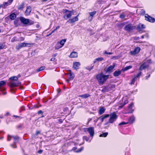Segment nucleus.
Returning a JSON list of instances; mask_svg holds the SVG:
<instances>
[{"mask_svg": "<svg viewBox=\"0 0 155 155\" xmlns=\"http://www.w3.org/2000/svg\"><path fill=\"white\" fill-rule=\"evenodd\" d=\"M109 77V75H104L101 72L97 75L96 78L100 84H103L108 78Z\"/></svg>", "mask_w": 155, "mask_h": 155, "instance_id": "1", "label": "nucleus"}, {"mask_svg": "<svg viewBox=\"0 0 155 155\" xmlns=\"http://www.w3.org/2000/svg\"><path fill=\"white\" fill-rule=\"evenodd\" d=\"M109 116H110V118L109 120V122L112 124L116 120L117 117V116L115 112L109 114Z\"/></svg>", "mask_w": 155, "mask_h": 155, "instance_id": "2", "label": "nucleus"}, {"mask_svg": "<svg viewBox=\"0 0 155 155\" xmlns=\"http://www.w3.org/2000/svg\"><path fill=\"white\" fill-rule=\"evenodd\" d=\"M63 12L65 14L64 18L66 20L70 18L72 15V12L67 9H64Z\"/></svg>", "mask_w": 155, "mask_h": 155, "instance_id": "3", "label": "nucleus"}, {"mask_svg": "<svg viewBox=\"0 0 155 155\" xmlns=\"http://www.w3.org/2000/svg\"><path fill=\"white\" fill-rule=\"evenodd\" d=\"M12 137L14 140L13 143L11 144L10 146L13 148H16L17 147L16 144L19 142V137L18 136H13Z\"/></svg>", "mask_w": 155, "mask_h": 155, "instance_id": "4", "label": "nucleus"}, {"mask_svg": "<svg viewBox=\"0 0 155 155\" xmlns=\"http://www.w3.org/2000/svg\"><path fill=\"white\" fill-rule=\"evenodd\" d=\"M20 20L21 22L23 24L26 25L29 24V25H31L34 23L33 21L30 23V20L28 19H26L23 17H21Z\"/></svg>", "mask_w": 155, "mask_h": 155, "instance_id": "5", "label": "nucleus"}, {"mask_svg": "<svg viewBox=\"0 0 155 155\" xmlns=\"http://www.w3.org/2000/svg\"><path fill=\"white\" fill-rule=\"evenodd\" d=\"M115 65L116 64L113 63L112 65H110L107 68H105L104 69V71L108 73H111L113 71V70L114 68Z\"/></svg>", "mask_w": 155, "mask_h": 155, "instance_id": "6", "label": "nucleus"}, {"mask_svg": "<svg viewBox=\"0 0 155 155\" xmlns=\"http://www.w3.org/2000/svg\"><path fill=\"white\" fill-rule=\"evenodd\" d=\"M142 73L141 72H139L136 75H134V77L133 78V79L132 80L131 82L130 83V84L131 85L134 84V82L135 81H137L138 78H139L140 76L141 75Z\"/></svg>", "mask_w": 155, "mask_h": 155, "instance_id": "7", "label": "nucleus"}, {"mask_svg": "<svg viewBox=\"0 0 155 155\" xmlns=\"http://www.w3.org/2000/svg\"><path fill=\"white\" fill-rule=\"evenodd\" d=\"M86 130L88 132L90 135L91 137H93L94 134V127H91L89 128H85Z\"/></svg>", "mask_w": 155, "mask_h": 155, "instance_id": "8", "label": "nucleus"}, {"mask_svg": "<svg viewBox=\"0 0 155 155\" xmlns=\"http://www.w3.org/2000/svg\"><path fill=\"white\" fill-rule=\"evenodd\" d=\"M20 84V82L19 81H18L17 82H15L13 81L11 82L10 84V86L11 88V91L13 89V87L18 86ZM11 92L12 93H14V92H12V91H11Z\"/></svg>", "mask_w": 155, "mask_h": 155, "instance_id": "9", "label": "nucleus"}, {"mask_svg": "<svg viewBox=\"0 0 155 155\" xmlns=\"http://www.w3.org/2000/svg\"><path fill=\"white\" fill-rule=\"evenodd\" d=\"M148 63V61L144 62L140 67L139 70H142L147 68L149 66Z\"/></svg>", "mask_w": 155, "mask_h": 155, "instance_id": "10", "label": "nucleus"}, {"mask_svg": "<svg viewBox=\"0 0 155 155\" xmlns=\"http://www.w3.org/2000/svg\"><path fill=\"white\" fill-rule=\"evenodd\" d=\"M134 28V27L131 24L126 25L124 28V30L128 31L133 30Z\"/></svg>", "mask_w": 155, "mask_h": 155, "instance_id": "11", "label": "nucleus"}, {"mask_svg": "<svg viewBox=\"0 0 155 155\" xmlns=\"http://www.w3.org/2000/svg\"><path fill=\"white\" fill-rule=\"evenodd\" d=\"M109 117V114H104L97 118V120H100L101 123L103 122L104 120Z\"/></svg>", "mask_w": 155, "mask_h": 155, "instance_id": "12", "label": "nucleus"}, {"mask_svg": "<svg viewBox=\"0 0 155 155\" xmlns=\"http://www.w3.org/2000/svg\"><path fill=\"white\" fill-rule=\"evenodd\" d=\"M29 44L28 43L23 42L17 46L16 47V48L17 50H19L23 47L27 46V45Z\"/></svg>", "mask_w": 155, "mask_h": 155, "instance_id": "13", "label": "nucleus"}, {"mask_svg": "<svg viewBox=\"0 0 155 155\" xmlns=\"http://www.w3.org/2000/svg\"><path fill=\"white\" fill-rule=\"evenodd\" d=\"M13 0H8L7 2H4L2 4V8H5L6 7L10 5L13 2Z\"/></svg>", "mask_w": 155, "mask_h": 155, "instance_id": "14", "label": "nucleus"}, {"mask_svg": "<svg viewBox=\"0 0 155 155\" xmlns=\"http://www.w3.org/2000/svg\"><path fill=\"white\" fill-rule=\"evenodd\" d=\"M145 19L149 22H154L155 21V19L154 18H153L149 15L145 16Z\"/></svg>", "mask_w": 155, "mask_h": 155, "instance_id": "15", "label": "nucleus"}, {"mask_svg": "<svg viewBox=\"0 0 155 155\" xmlns=\"http://www.w3.org/2000/svg\"><path fill=\"white\" fill-rule=\"evenodd\" d=\"M6 82L4 81H0V91H2L5 90V88L3 86L5 85Z\"/></svg>", "mask_w": 155, "mask_h": 155, "instance_id": "16", "label": "nucleus"}, {"mask_svg": "<svg viewBox=\"0 0 155 155\" xmlns=\"http://www.w3.org/2000/svg\"><path fill=\"white\" fill-rule=\"evenodd\" d=\"M140 50V48L139 47H137L132 51H130V53L131 54L134 55L138 53Z\"/></svg>", "mask_w": 155, "mask_h": 155, "instance_id": "17", "label": "nucleus"}, {"mask_svg": "<svg viewBox=\"0 0 155 155\" xmlns=\"http://www.w3.org/2000/svg\"><path fill=\"white\" fill-rule=\"evenodd\" d=\"M78 20V18L77 16L71 19H69L67 22L70 23H73Z\"/></svg>", "mask_w": 155, "mask_h": 155, "instance_id": "18", "label": "nucleus"}, {"mask_svg": "<svg viewBox=\"0 0 155 155\" xmlns=\"http://www.w3.org/2000/svg\"><path fill=\"white\" fill-rule=\"evenodd\" d=\"M69 75L68 78L70 80H72L74 77V73L72 72L71 71H70V72L67 74Z\"/></svg>", "mask_w": 155, "mask_h": 155, "instance_id": "19", "label": "nucleus"}, {"mask_svg": "<svg viewBox=\"0 0 155 155\" xmlns=\"http://www.w3.org/2000/svg\"><path fill=\"white\" fill-rule=\"evenodd\" d=\"M145 28V25L143 24H139L137 27V29L139 31H140L142 30L143 29Z\"/></svg>", "mask_w": 155, "mask_h": 155, "instance_id": "20", "label": "nucleus"}, {"mask_svg": "<svg viewBox=\"0 0 155 155\" xmlns=\"http://www.w3.org/2000/svg\"><path fill=\"white\" fill-rule=\"evenodd\" d=\"M31 11V7L30 6H27L26 8V10L25 12L26 15H29Z\"/></svg>", "mask_w": 155, "mask_h": 155, "instance_id": "21", "label": "nucleus"}, {"mask_svg": "<svg viewBox=\"0 0 155 155\" xmlns=\"http://www.w3.org/2000/svg\"><path fill=\"white\" fill-rule=\"evenodd\" d=\"M81 64L80 62H75L73 63V68L75 69H77L79 68Z\"/></svg>", "mask_w": 155, "mask_h": 155, "instance_id": "22", "label": "nucleus"}, {"mask_svg": "<svg viewBox=\"0 0 155 155\" xmlns=\"http://www.w3.org/2000/svg\"><path fill=\"white\" fill-rule=\"evenodd\" d=\"M77 57L78 53L75 52H71L70 55V57L71 58H76Z\"/></svg>", "mask_w": 155, "mask_h": 155, "instance_id": "23", "label": "nucleus"}, {"mask_svg": "<svg viewBox=\"0 0 155 155\" xmlns=\"http://www.w3.org/2000/svg\"><path fill=\"white\" fill-rule=\"evenodd\" d=\"M91 96V95L90 94H86L83 95H79V97L84 98H86L89 97H90Z\"/></svg>", "mask_w": 155, "mask_h": 155, "instance_id": "24", "label": "nucleus"}, {"mask_svg": "<svg viewBox=\"0 0 155 155\" xmlns=\"http://www.w3.org/2000/svg\"><path fill=\"white\" fill-rule=\"evenodd\" d=\"M121 73V71L120 70L116 71L114 72V75L115 77H117L120 75Z\"/></svg>", "mask_w": 155, "mask_h": 155, "instance_id": "25", "label": "nucleus"}, {"mask_svg": "<svg viewBox=\"0 0 155 155\" xmlns=\"http://www.w3.org/2000/svg\"><path fill=\"white\" fill-rule=\"evenodd\" d=\"M110 90L108 87H106V86H104L102 87V89L101 90V91L102 92H106Z\"/></svg>", "mask_w": 155, "mask_h": 155, "instance_id": "26", "label": "nucleus"}, {"mask_svg": "<svg viewBox=\"0 0 155 155\" xmlns=\"http://www.w3.org/2000/svg\"><path fill=\"white\" fill-rule=\"evenodd\" d=\"M62 47V46L59 43V42L57 43L55 46V49H58Z\"/></svg>", "mask_w": 155, "mask_h": 155, "instance_id": "27", "label": "nucleus"}, {"mask_svg": "<svg viewBox=\"0 0 155 155\" xmlns=\"http://www.w3.org/2000/svg\"><path fill=\"white\" fill-rule=\"evenodd\" d=\"M16 14L14 13L11 14L9 16L10 18L12 20H14L16 18Z\"/></svg>", "mask_w": 155, "mask_h": 155, "instance_id": "28", "label": "nucleus"}, {"mask_svg": "<svg viewBox=\"0 0 155 155\" xmlns=\"http://www.w3.org/2000/svg\"><path fill=\"white\" fill-rule=\"evenodd\" d=\"M105 111V109L103 107H102L99 109L98 113L100 115H101L104 113Z\"/></svg>", "mask_w": 155, "mask_h": 155, "instance_id": "29", "label": "nucleus"}, {"mask_svg": "<svg viewBox=\"0 0 155 155\" xmlns=\"http://www.w3.org/2000/svg\"><path fill=\"white\" fill-rule=\"evenodd\" d=\"M133 105L134 104L133 103H131L128 106V110H131V111L129 112L130 113H132L134 111V110H132V108Z\"/></svg>", "mask_w": 155, "mask_h": 155, "instance_id": "30", "label": "nucleus"}, {"mask_svg": "<svg viewBox=\"0 0 155 155\" xmlns=\"http://www.w3.org/2000/svg\"><path fill=\"white\" fill-rule=\"evenodd\" d=\"M103 60H104V58L102 57L97 58L95 59V60L94 61L93 63L95 64L97 61H103Z\"/></svg>", "mask_w": 155, "mask_h": 155, "instance_id": "31", "label": "nucleus"}, {"mask_svg": "<svg viewBox=\"0 0 155 155\" xmlns=\"http://www.w3.org/2000/svg\"><path fill=\"white\" fill-rule=\"evenodd\" d=\"M24 5V3H22L21 4L18 6V8L19 10H21L23 9Z\"/></svg>", "mask_w": 155, "mask_h": 155, "instance_id": "32", "label": "nucleus"}, {"mask_svg": "<svg viewBox=\"0 0 155 155\" xmlns=\"http://www.w3.org/2000/svg\"><path fill=\"white\" fill-rule=\"evenodd\" d=\"M66 41V39H62L60 41V42H59V43L63 47Z\"/></svg>", "mask_w": 155, "mask_h": 155, "instance_id": "33", "label": "nucleus"}, {"mask_svg": "<svg viewBox=\"0 0 155 155\" xmlns=\"http://www.w3.org/2000/svg\"><path fill=\"white\" fill-rule=\"evenodd\" d=\"M135 120V117L134 116L130 117L129 119V121L130 122H133Z\"/></svg>", "mask_w": 155, "mask_h": 155, "instance_id": "34", "label": "nucleus"}, {"mask_svg": "<svg viewBox=\"0 0 155 155\" xmlns=\"http://www.w3.org/2000/svg\"><path fill=\"white\" fill-rule=\"evenodd\" d=\"M9 79L12 81H17L18 78L17 77L13 76L10 77Z\"/></svg>", "mask_w": 155, "mask_h": 155, "instance_id": "35", "label": "nucleus"}, {"mask_svg": "<svg viewBox=\"0 0 155 155\" xmlns=\"http://www.w3.org/2000/svg\"><path fill=\"white\" fill-rule=\"evenodd\" d=\"M108 134V133L107 132L103 133L102 134H101L100 135L99 137H105L107 136Z\"/></svg>", "mask_w": 155, "mask_h": 155, "instance_id": "36", "label": "nucleus"}, {"mask_svg": "<svg viewBox=\"0 0 155 155\" xmlns=\"http://www.w3.org/2000/svg\"><path fill=\"white\" fill-rule=\"evenodd\" d=\"M96 13V11H94L93 12H90L89 13V15H90V16L91 17V19H92V17H93V16Z\"/></svg>", "mask_w": 155, "mask_h": 155, "instance_id": "37", "label": "nucleus"}, {"mask_svg": "<svg viewBox=\"0 0 155 155\" xmlns=\"http://www.w3.org/2000/svg\"><path fill=\"white\" fill-rule=\"evenodd\" d=\"M45 68V67L44 66H43L40 67L37 70V72H39L44 70Z\"/></svg>", "mask_w": 155, "mask_h": 155, "instance_id": "38", "label": "nucleus"}, {"mask_svg": "<svg viewBox=\"0 0 155 155\" xmlns=\"http://www.w3.org/2000/svg\"><path fill=\"white\" fill-rule=\"evenodd\" d=\"M132 68V66L131 65L127 66L123 69V70L124 71H126L127 70H128L129 69L131 68Z\"/></svg>", "mask_w": 155, "mask_h": 155, "instance_id": "39", "label": "nucleus"}, {"mask_svg": "<svg viewBox=\"0 0 155 155\" xmlns=\"http://www.w3.org/2000/svg\"><path fill=\"white\" fill-rule=\"evenodd\" d=\"M94 65H92L91 67H90L89 66H87L86 68V69L88 70H89V71H91V70H92L94 67Z\"/></svg>", "mask_w": 155, "mask_h": 155, "instance_id": "40", "label": "nucleus"}, {"mask_svg": "<svg viewBox=\"0 0 155 155\" xmlns=\"http://www.w3.org/2000/svg\"><path fill=\"white\" fill-rule=\"evenodd\" d=\"M5 46L4 44L0 43V49L5 48Z\"/></svg>", "mask_w": 155, "mask_h": 155, "instance_id": "41", "label": "nucleus"}, {"mask_svg": "<svg viewBox=\"0 0 155 155\" xmlns=\"http://www.w3.org/2000/svg\"><path fill=\"white\" fill-rule=\"evenodd\" d=\"M17 41V39L16 37H15L12 38L11 40V42H14L15 41Z\"/></svg>", "mask_w": 155, "mask_h": 155, "instance_id": "42", "label": "nucleus"}, {"mask_svg": "<svg viewBox=\"0 0 155 155\" xmlns=\"http://www.w3.org/2000/svg\"><path fill=\"white\" fill-rule=\"evenodd\" d=\"M12 136L8 135V136L7 140L10 141L11 140L12 138Z\"/></svg>", "mask_w": 155, "mask_h": 155, "instance_id": "43", "label": "nucleus"}, {"mask_svg": "<svg viewBox=\"0 0 155 155\" xmlns=\"http://www.w3.org/2000/svg\"><path fill=\"white\" fill-rule=\"evenodd\" d=\"M124 25V23H120L119 24V26L121 28L123 27Z\"/></svg>", "mask_w": 155, "mask_h": 155, "instance_id": "44", "label": "nucleus"}, {"mask_svg": "<svg viewBox=\"0 0 155 155\" xmlns=\"http://www.w3.org/2000/svg\"><path fill=\"white\" fill-rule=\"evenodd\" d=\"M125 17V15L124 14H121L120 16V18L121 19H123Z\"/></svg>", "mask_w": 155, "mask_h": 155, "instance_id": "45", "label": "nucleus"}, {"mask_svg": "<svg viewBox=\"0 0 155 155\" xmlns=\"http://www.w3.org/2000/svg\"><path fill=\"white\" fill-rule=\"evenodd\" d=\"M25 110V107L24 106H22L20 108V112L22 110Z\"/></svg>", "mask_w": 155, "mask_h": 155, "instance_id": "46", "label": "nucleus"}, {"mask_svg": "<svg viewBox=\"0 0 155 155\" xmlns=\"http://www.w3.org/2000/svg\"><path fill=\"white\" fill-rule=\"evenodd\" d=\"M68 110V107H66L65 108H64L63 109V111L64 112H66Z\"/></svg>", "mask_w": 155, "mask_h": 155, "instance_id": "47", "label": "nucleus"}, {"mask_svg": "<svg viewBox=\"0 0 155 155\" xmlns=\"http://www.w3.org/2000/svg\"><path fill=\"white\" fill-rule=\"evenodd\" d=\"M104 54H112V53L111 52H108L106 51H105Z\"/></svg>", "mask_w": 155, "mask_h": 155, "instance_id": "48", "label": "nucleus"}, {"mask_svg": "<svg viewBox=\"0 0 155 155\" xmlns=\"http://www.w3.org/2000/svg\"><path fill=\"white\" fill-rule=\"evenodd\" d=\"M83 148H81L79 149L77 151H76L77 152H80L81 150H83Z\"/></svg>", "mask_w": 155, "mask_h": 155, "instance_id": "49", "label": "nucleus"}, {"mask_svg": "<svg viewBox=\"0 0 155 155\" xmlns=\"http://www.w3.org/2000/svg\"><path fill=\"white\" fill-rule=\"evenodd\" d=\"M128 103V101H124V105L121 106H120V108H122L123 106L124 105H125V104H127V103Z\"/></svg>", "mask_w": 155, "mask_h": 155, "instance_id": "50", "label": "nucleus"}, {"mask_svg": "<svg viewBox=\"0 0 155 155\" xmlns=\"http://www.w3.org/2000/svg\"><path fill=\"white\" fill-rule=\"evenodd\" d=\"M83 138L84 139H85L86 141H88L89 139V138L86 136L84 137Z\"/></svg>", "mask_w": 155, "mask_h": 155, "instance_id": "51", "label": "nucleus"}, {"mask_svg": "<svg viewBox=\"0 0 155 155\" xmlns=\"http://www.w3.org/2000/svg\"><path fill=\"white\" fill-rule=\"evenodd\" d=\"M127 123H125L124 122H122L120 123L119 124V125H124L126 124Z\"/></svg>", "mask_w": 155, "mask_h": 155, "instance_id": "52", "label": "nucleus"}, {"mask_svg": "<svg viewBox=\"0 0 155 155\" xmlns=\"http://www.w3.org/2000/svg\"><path fill=\"white\" fill-rule=\"evenodd\" d=\"M43 152V150H39L38 151V153L40 154H41Z\"/></svg>", "mask_w": 155, "mask_h": 155, "instance_id": "53", "label": "nucleus"}, {"mask_svg": "<svg viewBox=\"0 0 155 155\" xmlns=\"http://www.w3.org/2000/svg\"><path fill=\"white\" fill-rule=\"evenodd\" d=\"M40 132L39 131H37L35 133V135H38L40 133Z\"/></svg>", "mask_w": 155, "mask_h": 155, "instance_id": "54", "label": "nucleus"}, {"mask_svg": "<svg viewBox=\"0 0 155 155\" xmlns=\"http://www.w3.org/2000/svg\"><path fill=\"white\" fill-rule=\"evenodd\" d=\"M115 86L114 85H110L108 86V87H114Z\"/></svg>", "mask_w": 155, "mask_h": 155, "instance_id": "55", "label": "nucleus"}, {"mask_svg": "<svg viewBox=\"0 0 155 155\" xmlns=\"http://www.w3.org/2000/svg\"><path fill=\"white\" fill-rule=\"evenodd\" d=\"M58 121L60 123H62L63 122V121H62V119H60L58 120Z\"/></svg>", "mask_w": 155, "mask_h": 155, "instance_id": "56", "label": "nucleus"}, {"mask_svg": "<svg viewBox=\"0 0 155 155\" xmlns=\"http://www.w3.org/2000/svg\"><path fill=\"white\" fill-rule=\"evenodd\" d=\"M57 53L55 54L52 55V57H53V58H54L56 56H57Z\"/></svg>", "mask_w": 155, "mask_h": 155, "instance_id": "57", "label": "nucleus"}, {"mask_svg": "<svg viewBox=\"0 0 155 155\" xmlns=\"http://www.w3.org/2000/svg\"><path fill=\"white\" fill-rule=\"evenodd\" d=\"M38 114H42L43 113V112L42 111V110H40L38 112Z\"/></svg>", "mask_w": 155, "mask_h": 155, "instance_id": "58", "label": "nucleus"}, {"mask_svg": "<svg viewBox=\"0 0 155 155\" xmlns=\"http://www.w3.org/2000/svg\"><path fill=\"white\" fill-rule=\"evenodd\" d=\"M148 74V76H146V79H147L148 78H149L150 77V74Z\"/></svg>", "mask_w": 155, "mask_h": 155, "instance_id": "59", "label": "nucleus"}, {"mask_svg": "<svg viewBox=\"0 0 155 155\" xmlns=\"http://www.w3.org/2000/svg\"><path fill=\"white\" fill-rule=\"evenodd\" d=\"M55 59V58H51V60H50V61H54V60Z\"/></svg>", "mask_w": 155, "mask_h": 155, "instance_id": "60", "label": "nucleus"}, {"mask_svg": "<svg viewBox=\"0 0 155 155\" xmlns=\"http://www.w3.org/2000/svg\"><path fill=\"white\" fill-rule=\"evenodd\" d=\"M60 26H57V27H56V28H55V30H56L57 29H59V28H60Z\"/></svg>", "mask_w": 155, "mask_h": 155, "instance_id": "61", "label": "nucleus"}, {"mask_svg": "<svg viewBox=\"0 0 155 155\" xmlns=\"http://www.w3.org/2000/svg\"><path fill=\"white\" fill-rule=\"evenodd\" d=\"M91 120H92V119L91 118H89L88 119V123H89L91 121Z\"/></svg>", "mask_w": 155, "mask_h": 155, "instance_id": "62", "label": "nucleus"}, {"mask_svg": "<svg viewBox=\"0 0 155 155\" xmlns=\"http://www.w3.org/2000/svg\"><path fill=\"white\" fill-rule=\"evenodd\" d=\"M24 40V38L23 37H21V41H23Z\"/></svg>", "mask_w": 155, "mask_h": 155, "instance_id": "63", "label": "nucleus"}, {"mask_svg": "<svg viewBox=\"0 0 155 155\" xmlns=\"http://www.w3.org/2000/svg\"><path fill=\"white\" fill-rule=\"evenodd\" d=\"M9 114V113L8 112H7L6 113V114H5V116H8Z\"/></svg>", "mask_w": 155, "mask_h": 155, "instance_id": "64", "label": "nucleus"}]
</instances>
